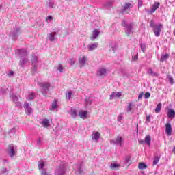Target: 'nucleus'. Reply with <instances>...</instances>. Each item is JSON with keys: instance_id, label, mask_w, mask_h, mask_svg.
<instances>
[{"instance_id": "nucleus-22", "label": "nucleus", "mask_w": 175, "mask_h": 175, "mask_svg": "<svg viewBox=\"0 0 175 175\" xmlns=\"http://www.w3.org/2000/svg\"><path fill=\"white\" fill-rule=\"evenodd\" d=\"M168 58H169V54H165L161 56L160 61L161 62H163L164 61H166V59H167Z\"/></svg>"}, {"instance_id": "nucleus-2", "label": "nucleus", "mask_w": 175, "mask_h": 175, "mask_svg": "<svg viewBox=\"0 0 175 175\" xmlns=\"http://www.w3.org/2000/svg\"><path fill=\"white\" fill-rule=\"evenodd\" d=\"M159 6H161V3L154 2V3L152 5L151 8V10L149 11L150 14H152L153 13H155V12H157V10L159 8Z\"/></svg>"}, {"instance_id": "nucleus-12", "label": "nucleus", "mask_w": 175, "mask_h": 175, "mask_svg": "<svg viewBox=\"0 0 175 175\" xmlns=\"http://www.w3.org/2000/svg\"><path fill=\"white\" fill-rule=\"evenodd\" d=\"M167 116L168 118H174V117H175L174 110H173L172 109H168Z\"/></svg>"}, {"instance_id": "nucleus-26", "label": "nucleus", "mask_w": 175, "mask_h": 175, "mask_svg": "<svg viewBox=\"0 0 175 175\" xmlns=\"http://www.w3.org/2000/svg\"><path fill=\"white\" fill-rule=\"evenodd\" d=\"M35 98V94L33 92H29V98L27 100H32Z\"/></svg>"}, {"instance_id": "nucleus-8", "label": "nucleus", "mask_w": 175, "mask_h": 175, "mask_svg": "<svg viewBox=\"0 0 175 175\" xmlns=\"http://www.w3.org/2000/svg\"><path fill=\"white\" fill-rule=\"evenodd\" d=\"M131 8H133V5L131 4V3H125L122 10V12L125 13V12H126V10H129Z\"/></svg>"}, {"instance_id": "nucleus-50", "label": "nucleus", "mask_w": 175, "mask_h": 175, "mask_svg": "<svg viewBox=\"0 0 175 175\" xmlns=\"http://www.w3.org/2000/svg\"><path fill=\"white\" fill-rule=\"evenodd\" d=\"M124 23H125V21H122V25H124Z\"/></svg>"}, {"instance_id": "nucleus-43", "label": "nucleus", "mask_w": 175, "mask_h": 175, "mask_svg": "<svg viewBox=\"0 0 175 175\" xmlns=\"http://www.w3.org/2000/svg\"><path fill=\"white\" fill-rule=\"evenodd\" d=\"M142 5H143V1H139V2H138V8H142Z\"/></svg>"}, {"instance_id": "nucleus-30", "label": "nucleus", "mask_w": 175, "mask_h": 175, "mask_svg": "<svg viewBox=\"0 0 175 175\" xmlns=\"http://www.w3.org/2000/svg\"><path fill=\"white\" fill-rule=\"evenodd\" d=\"M52 109H57V99H54L52 103Z\"/></svg>"}, {"instance_id": "nucleus-10", "label": "nucleus", "mask_w": 175, "mask_h": 175, "mask_svg": "<svg viewBox=\"0 0 175 175\" xmlns=\"http://www.w3.org/2000/svg\"><path fill=\"white\" fill-rule=\"evenodd\" d=\"M8 148L10 150L8 152L11 157H14V155H16V154H17V152H15V150H14V147L10 145L8 146Z\"/></svg>"}, {"instance_id": "nucleus-39", "label": "nucleus", "mask_w": 175, "mask_h": 175, "mask_svg": "<svg viewBox=\"0 0 175 175\" xmlns=\"http://www.w3.org/2000/svg\"><path fill=\"white\" fill-rule=\"evenodd\" d=\"M168 79H169L170 83L171 84H174V80H173V77H169Z\"/></svg>"}, {"instance_id": "nucleus-31", "label": "nucleus", "mask_w": 175, "mask_h": 175, "mask_svg": "<svg viewBox=\"0 0 175 175\" xmlns=\"http://www.w3.org/2000/svg\"><path fill=\"white\" fill-rule=\"evenodd\" d=\"M132 111V103H129L127 107V112L131 113Z\"/></svg>"}, {"instance_id": "nucleus-37", "label": "nucleus", "mask_w": 175, "mask_h": 175, "mask_svg": "<svg viewBox=\"0 0 175 175\" xmlns=\"http://www.w3.org/2000/svg\"><path fill=\"white\" fill-rule=\"evenodd\" d=\"M29 104L28 103H25L24 109L27 110V109H29Z\"/></svg>"}, {"instance_id": "nucleus-16", "label": "nucleus", "mask_w": 175, "mask_h": 175, "mask_svg": "<svg viewBox=\"0 0 175 175\" xmlns=\"http://www.w3.org/2000/svg\"><path fill=\"white\" fill-rule=\"evenodd\" d=\"M145 143L148 144V146H151V137L150 135H146L145 137Z\"/></svg>"}, {"instance_id": "nucleus-36", "label": "nucleus", "mask_w": 175, "mask_h": 175, "mask_svg": "<svg viewBox=\"0 0 175 175\" xmlns=\"http://www.w3.org/2000/svg\"><path fill=\"white\" fill-rule=\"evenodd\" d=\"M150 96H151V94H150V92H146L144 95V97L146 98V99H148Z\"/></svg>"}, {"instance_id": "nucleus-44", "label": "nucleus", "mask_w": 175, "mask_h": 175, "mask_svg": "<svg viewBox=\"0 0 175 175\" xmlns=\"http://www.w3.org/2000/svg\"><path fill=\"white\" fill-rule=\"evenodd\" d=\"M126 28H128V29H132V25H128L126 26Z\"/></svg>"}, {"instance_id": "nucleus-41", "label": "nucleus", "mask_w": 175, "mask_h": 175, "mask_svg": "<svg viewBox=\"0 0 175 175\" xmlns=\"http://www.w3.org/2000/svg\"><path fill=\"white\" fill-rule=\"evenodd\" d=\"M144 95V92L140 93V94L138 96V100H140L142 98H143V96Z\"/></svg>"}, {"instance_id": "nucleus-25", "label": "nucleus", "mask_w": 175, "mask_h": 175, "mask_svg": "<svg viewBox=\"0 0 175 175\" xmlns=\"http://www.w3.org/2000/svg\"><path fill=\"white\" fill-rule=\"evenodd\" d=\"M12 99H13L14 102L17 105V106H20V103H18V96H12Z\"/></svg>"}, {"instance_id": "nucleus-33", "label": "nucleus", "mask_w": 175, "mask_h": 175, "mask_svg": "<svg viewBox=\"0 0 175 175\" xmlns=\"http://www.w3.org/2000/svg\"><path fill=\"white\" fill-rule=\"evenodd\" d=\"M68 62L70 65H75V59H73V58L68 59Z\"/></svg>"}, {"instance_id": "nucleus-38", "label": "nucleus", "mask_w": 175, "mask_h": 175, "mask_svg": "<svg viewBox=\"0 0 175 175\" xmlns=\"http://www.w3.org/2000/svg\"><path fill=\"white\" fill-rule=\"evenodd\" d=\"M39 166H40V169L42 170H45L44 169H43V167H44V162H43V161L41 162V163H40V165Z\"/></svg>"}, {"instance_id": "nucleus-45", "label": "nucleus", "mask_w": 175, "mask_h": 175, "mask_svg": "<svg viewBox=\"0 0 175 175\" xmlns=\"http://www.w3.org/2000/svg\"><path fill=\"white\" fill-rule=\"evenodd\" d=\"M8 75L9 76H13V75H14V72L13 71H10Z\"/></svg>"}, {"instance_id": "nucleus-32", "label": "nucleus", "mask_w": 175, "mask_h": 175, "mask_svg": "<svg viewBox=\"0 0 175 175\" xmlns=\"http://www.w3.org/2000/svg\"><path fill=\"white\" fill-rule=\"evenodd\" d=\"M54 40H55L54 35L49 33V40H51V42H54Z\"/></svg>"}, {"instance_id": "nucleus-24", "label": "nucleus", "mask_w": 175, "mask_h": 175, "mask_svg": "<svg viewBox=\"0 0 175 175\" xmlns=\"http://www.w3.org/2000/svg\"><path fill=\"white\" fill-rule=\"evenodd\" d=\"M117 167H120V165L116 164V163H112V164H111V165H110V168H111L112 170H116V169H117Z\"/></svg>"}, {"instance_id": "nucleus-5", "label": "nucleus", "mask_w": 175, "mask_h": 175, "mask_svg": "<svg viewBox=\"0 0 175 175\" xmlns=\"http://www.w3.org/2000/svg\"><path fill=\"white\" fill-rule=\"evenodd\" d=\"M165 133L167 136H170L172 135V124H170V123L165 124Z\"/></svg>"}, {"instance_id": "nucleus-23", "label": "nucleus", "mask_w": 175, "mask_h": 175, "mask_svg": "<svg viewBox=\"0 0 175 175\" xmlns=\"http://www.w3.org/2000/svg\"><path fill=\"white\" fill-rule=\"evenodd\" d=\"M158 162H159V157L156 156L153 159V165H158Z\"/></svg>"}, {"instance_id": "nucleus-18", "label": "nucleus", "mask_w": 175, "mask_h": 175, "mask_svg": "<svg viewBox=\"0 0 175 175\" xmlns=\"http://www.w3.org/2000/svg\"><path fill=\"white\" fill-rule=\"evenodd\" d=\"M161 109H162V103H159L157 105L156 109H154L155 113H157V114L159 113H161Z\"/></svg>"}, {"instance_id": "nucleus-3", "label": "nucleus", "mask_w": 175, "mask_h": 175, "mask_svg": "<svg viewBox=\"0 0 175 175\" xmlns=\"http://www.w3.org/2000/svg\"><path fill=\"white\" fill-rule=\"evenodd\" d=\"M40 87L43 88L45 92H49V90L51 87V84H50V83H40Z\"/></svg>"}, {"instance_id": "nucleus-6", "label": "nucleus", "mask_w": 175, "mask_h": 175, "mask_svg": "<svg viewBox=\"0 0 175 175\" xmlns=\"http://www.w3.org/2000/svg\"><path fill=\"white\" fill-rule=\"evenodd\" d=\"M98 75L101 77H105V76L107 75V70H106V68H101L98 70Z\"/></svg>"}, {"instance_id": "nucleus-14", "label": "nucleus", "mask_w": 175, "mask_h": 175, "mask_svg": "<svg viewBox=\"0 0 175 175\" xmlns=\"http://www.w3.org/2000/svg\"><path fill=\"white\" fill-rule=\"evenodd\" d=\"M88 57L86 56H83L81 59H79V64L81 66H84V64L87 62V59Z\"/></svg>"}, {"instance_id": "nucleus-17", "label": "nucleus", "mask_w": 175, "mask_h": 175, "mask_svg": "<svg viewBox=\"0 0 175 175\" xmlns=\"http://www.w3.org/2000/svg\"><path fill=\"white\" fill-rule=\"evenodd\" d=\"M148 166L146 165V163H139L138 165V168L141 170H144V169H147Z\"/></svg>"}, {"instance_id": "nucleus-20", "label": "nucleus", "mask_w": 175, "mask_h": 175, "mask_svg": "<svg viewBox=\"0 0 175 175\" xmlns=\"http://www.w3.org/2000/svg\"><path fill=\"white\" fill-rule=\"evenodd\" d=\"M72 95H73V92L72 91H70L66 94V98L68 100H70L72 99Z\"/></svg>"}, {"instance_id": "nucleus-46", "label": "nucleus", "mask_w": 175, "mask_h": 175, "mask_svg": "<svg viewBox=\"0 0 175 175\" xmlns=\"http://www.w3.org/2000/svg\"><path fill=\"white\" fill-rule=\"evenodd\" d=\"M116 96H117L118 98H120V96H121V94H120V92H118V93L116 94Z\"/></svg>"}, {"instance_id": "nucleus-13", "label": "nucleus", "mask_w": 175, "mask_h": 175, "mask_svg": "<svg viewBox=\"0 0 175 175\" xmlns=\"http://www.w3.org/2000/svg\"><path fill=\"white\" fill-rule=\"evenodd\" d=\"M99 31L95 29L93 31L92 33V37L90 38L91 40H95V39H96L97 36H99Z\"/></svg>"}, {"instance_id": "nucleus-15", "label": "nucleus", "mask_w": 175, "mask_h": 175, "mask_svg": "<svg viewBox=\"0 0 175 175\" xmlns=\"http://www.w3.org/2000/svg\"><path fill=\"white\" fill-rule=\"evenodd\" d=\"M69 113L72 118H76V117H77V111H76V109H71Z\"/></svg>"}, {"instance_id": "nucleus-11", "label": "nucleus", "mask_w": 175, "mask_h": 175, "mask_svg": "<svg viewBox=\"0 0 175 175\" xmlns=\"http://www.w3.org/2000/svg\"><path fill=\"white\" fill-rule=\"evenodd\" d=\"M44 128H49L50 126V121L48 119H44L40 122Z\"/></svg>"}, {"instance_id": "nucleus-4", "label": "nucleus", "mask_w": 175, "mask_h": 175, "mask_svg": "<svg viewBox=\"0 0 175 175\" xmlns=\"http://www.w3.org/2000/svg\"><path fill=\"white\" fill-rule=\"evenodd\" d=\"M65 168L64 167H57L55 170V175H64Z\"/></svg>"}, {"instance_id": "nucleus-47", "label": "nucleus", "mask_w": 175, "mask_h": 175, "mask_svg": "<svg viewBox=\"0 0 175 175\" xmlns=\"http://www.w3.org/2000/svg\"><path fill=\"white\" fill-rule=\"evenodd\" d=\"M49 20H53V16H48V18H47Z\"/></svg>"}, {"instance_id": "nucleus-35", "label": "nucleus", "mask_w": 175, "mask_h": 175, "mask_svg": "<svg viewBox=\"0 0 175 175\" xmlns=\"http://www.w3.org/2000/svg\"><path fill=\"white\" fill-rule=\"evenodd\" d=\"M141 50L142 53H144L146 50V44H141Z\"/></svg>"}, {"instance_id": "nucleus-9", "label": "nucleus", "mask_w": 175, "mask_h": 175, "mask_svg": "<svg viewBox=\"0 0 175 175\" xmlns=\"http://www.w3.org/2000/svg\"><path fill=\"white\" fill-rule=\"evenodd\" d=\"M100 137V133L98 131H93L92 133V139L95 140L96 142H98L99 140V138Z\"/></svg>"}, {"instance_id": "nucleus-27", "label": "nucleus", "mask_w": 175, "mask_h": 175, "mask_svg": "<svg viewBox=\"0 0 175 175\" xmlns=\"http://www.w3.org/2000/svg\"><path fill=\"white\" fill-rule=\"evenodd\" d=\"M148 73L149 75H151L152 76H158V74H157L156 72H154V71H152V69L150 68L148 70Z\"/></svg>"}, {"instance_id": "nucleus-49", "label": "nucleus", "mask_w": 175, "mask_h": 175, "mask_svg": "<svg viewBox=\"0 0 175 175\" xmlns=\"http://www.w3.org/2000/svg\"><path fill=\"white\" fill-rule=\"evenodd\" d=\"M172 152L174 153V154H175V146L173 148V149H172Z\"/></svg>"}, {"instance_id": "nucleus-48", "label": "nucleus", "mask_w": 175, "mask_h": 175, "mask_svg": "<svg viewBox=\"0 0 175 175\" xmlns=\"http://www.w3.org/2000/svg\"><path fill=\"white\" fill-rule=\"evenodd\" d=\"M137 58H139V57L137 55L134 56V59H137Z\"/></svg>"}, {"instance_id": "nucleus-34", "label": "nucleus", "mask_w": 175, "mask_h": 175, "mask_svg": "<svg viewBox=\"0 0 175 175\" xmlns=\"http://www.w3.org/2000/svg\"><path fill=\"white\" fill-rule=\"evenodd\" d=\"M150 27L151 28H155L157 26H155V23H154V21L151 20L150 22Z\"/></svg>"}, {"instance_id": "nucleus-40", "label": "nucleus", "mask_w": 175, "mask_h": 175, "mask_svg": "<svg viewBox=\"0 0 175 175\" xmlns=\"http://www.w3.org/2000/svg\"><path fill=\"white\" fill-rule=\"evenodd\" d=\"M41 175H49V174L47 173V171H46V170H43L41 172Z\"/></svg>"}, {"instance_id": "nucleus-51", "label": "nucleus", "mask_w": 175, "mask_h": 175, "mask_svg": "<svg viewBox=\"0 0 175 175\" xmlns=\"http://www.w3.org/2000/svg\"><path fill=\"white\" fill-rule=\"evenodd\" d=\"M141 143H144V141H141Z\"/></svg>"}, {"instance_id": "nucleus-7", "label": "nucleus", "mask_w": 175, "mask_h": 175, "mask_svg": "<svg viewBox=\"0 0 175 175\" xmlns=\"http://www.w3.org/2000/svg\"><path fill=\"white\" fill-rule=\"evenodd\" d=\"M79 116L80 118H82V120H85V118H87V116H88V111H79Z\"/></svg>"}, {"instance_id": "nucleus-19", "label": "nucleus", "mask_w": 175, "mask_h": 175, "mask_svg": "<svg viewBox=\"0 0 175 175\" xmlns=\"http://www.w3.org/2000/svg\"><path fill=\"white\" fill-rule=\"evenodd\" d=\"M116 144H119V146H122V137L118 136L116 139Z\"/></svg>"}, {"instance_id": "nucleus-28", "label": "nucleus", "mask_w": 175, "mask_h": 175, "mask_svg": "<svg viewBox=\"0 0 175 175\" xmlns=\"http://www.w3.org/2000/svg\"><path fill=\"white\" fill-rule=\"evenodd\" d=\"M25 112L27 113V114H31V113H33V110H32V108L30 107L29 108L25 109Z\"/></svg>"}, {"instance_id": "nucleus-21", "label": "nucleus", "mask_w": 175, "mask_h": 175, "mask_svg": "<svg viewBox=\"0 0 175 175\" xmlns=\"http://www.w3.org/2000/svg\"><path fill=\"white\" fill-rule=\"evenodd\" d=\"M97 48H98V43H94L92 45H90L89 51L95 50V49H97Z\"/></svg>"}, {"instance_id": "nucleus-42", "label": "nucleus", "mask_w": 175, "mask_h": 175, "mask_svg": "<svg viewBox=\"0 0 175 175\" xmlns=\"http://www.w3.org/2000/svg\"><path fill=\"white\" fill-rule=\"evenodd\" d=\"M150 120H151V116H150V115H148V116H146V121H148V122H150Z\"/></svg>"}, {"instance_id": "nucleus-1", "label": "nucleus", "mask_w": 175, "mask_h": 175, "mask_svg": "<svg viewBox=\"0 0 175 175\" xmlns=\"http://www.w3.org/2000/svg\"><path fill=\"white\" fill-rule=\"evenodd\" d=\"M163 27V25L162 23L159 24L157 26L154 27L153 32L155 36H161V31H162V28Z\"/></svg>"}, {"instance_id": "nucleus-29", "label": "nucleus", "mask_w": 175, "mask_h": 175, "mask_svg": "<svg viewBox=\"0 0 175 175\" xmlns=\"http://www.w3.org/2000/svg\"><path fill=\"white\" fill-rule=\"evenodd\" d=\"M57 70H59V72L60 73H62L63 70H64V66H62V65L59 64L58 66H57Z\"/></svg>"}]
</instances>
